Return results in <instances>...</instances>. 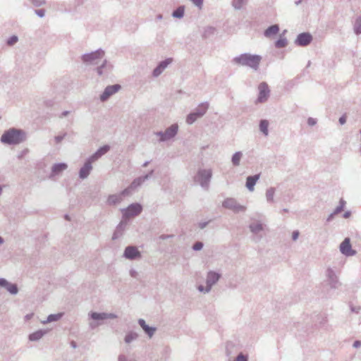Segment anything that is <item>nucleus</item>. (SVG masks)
Instances as JSON below:
<instances>
[{"mask_svg":"<svg viewBox=\"0 0 361 361\" xmlns=\"http://www.w3.org/2000/svg\"><path fill=\"white\" fill-rule=\"evenodd\" d=\"M94 162L93 160H91L89 157L85 162L84 165L80 168L79 171V178L80 179H85L90 175L91 171L92 170V163Z\"/></svg>","mask_w":361,"mask_h":361,"instance_id":"dca6fc26","label":"nucleus"},{"mask_svg":"<svg viewBox=\"0 0 361 361\" xmlns=\"http://www.w3.org/2000/svg\"><path fill=\"white\" fill-rule=\"evenodd\" d=\"M209 103L205 102L200 104L197 107L186 117V123L189 125L194 123L198 118H202L209 109Z\"/></svg>","mask_w":361,"mask_h":361,"instance_id":"20e7f679","label":"nucleus"},{"mask_svg":"<svg viewBox=\"0 0 361 361\" xmlns=\"http://www.w3.org/2000/svg\"><path fill=\"white\" fill-rule=\"evenodd\" d=\"M300 235V232L299 231L296 230V231H294L293 233H292V240L295 241L298 240V237Z\"/></svg>","mask_w":361,"mask_h":361,"instance_id":"13d9d810","label":"nucleus"},{"mask_svg":"<svg viewBox=\"0 0 361 361\" xmlns=\"http://www.w3.org/2000/svg\"><path fill=\"white\" fill-rule=\"evenodd\" d=\"M316 123H317V120L315 118H313L312 117L308 118L307 124L309 126H313L316 125Z\"/></svg>","mask_w":361,"mask_h":361,"instance_id":"bf43d9fd","label":"nucleus"},{"mask_svg":"<svg viewBox=\"0 0 361 361\" xmlns=\"http://www.w3.org/2000/svg\"><path fill=\"white\" fill-rule=\"evenodd\" d=\"M47 332V330L40 329L30 334L28 338L30 341H37L40 340Z\"/></svg>","mask_w":361,"mask_h":361,"instance_id":"393cba45","label":"nucleus"},{"mask_svg":"<svg viewBox=\"0 0 361 361\" xmlns=\"http://www.w3.org/2000/svg\"><path fill=\"white\" fill-rule=\"evenodd\" d=\"M257 90H269V85L266 82H262L258 85Z\"/></svg>","mask_w":361,"mask_h":361,"instance_id":"8fccbe9b","label":"nucleus"},{"mask_svg":"<svg viewBox=\"0 0 361 361\" xmlns=\"http://www.w3.org/2000/svg\"><path fill=\"white\" fill-rule=\"evenodd\" d=\"M288 44V41L286 37L280 36L279 39L275 42V47L278 49L286 47Z\"/></svg>","mask_w":361,"mask_h":361,"instance_id":"72a5a7b5","label":"nucleus"},{"mask_svg":"<svg viewBox=\"0 0 361 361\" xmlns=\"http://www.w3.org/2000/svg\"><path fill=\"white\" fill-rule=\"evenodd\" d=\"M222 206L228 209L232 210L235 213L243 212L246 210V207L240 204L235 198L228 197L224 200Z\"/></svg>","mask_w":361,"mask_h":361,"instance_id":"6e6552de","label":"nucleus"},{"mask_svg":"<svg viewBox=\"0 0 361 361\" xmlns=\"http://www.w3.org/2000/svg\"><path fill=\"white\" fill-rule=\"evenodd\" d=\"M139 325L143 329L145 333L149 336V338H152L157 331V328L154 326H149L147 325L143 319H139L137 321Z\"/></svg>","mask_w":361,"mask_h":361,"instance_id":"6ab92c4d","label":"nucleus"},{"mask_svg":"<svg viewBox=\"0 0 361 361\" xmlns=\"http://www.w3.org/2000/svg\"><path fill=\"white\" fill-rule=\"evenodd\" d=\"M68 168V165L65 163L55 164L51 167V177L59 175Z\"/></svg>","mask_w":361,"mask_h":361,"instance_id":"5701e85b","label":"nucleus"},{"mask_svg":"<svg viewBox=\"0 0 361 361\" xmlns=\"http://www.w3.org/2000/svg\"><path fill=\"white\" fill-rule=\"evenodd\" d=\"M144 182H145V180H144L142 176H140V177L134 179L130 185V188H133L135 190L137 187L140 186Z\"/></svg>","mask_w":361,"mask_h":361,"instance_id":"e433bc0d","label":"nucleus"},{"mask_svg":"<svg viewBox=\"0 0 361 361\" xmlns=\"http://www.w3.org/2000/svg\"><path fill=\"white\" fill-rule=\"evenodd\" d=\"M154 173V170H151L147 174L145 175L142 176L144 180H148L149 178H150L152 176V174Z\"/></svg>","mask_w":361,"mask_h":361,"instance_id":"052dcab7","label":"nucleus"},{"mask_svg":"<svg viewBox=\"0 0 361 361\" xmlns=\"http://www.w3.org/2000/svg\"><path fill=\"white\" fill-rule=\"evenodd\" d=\"M184 6H180L173 11L172 16L176 18H181L184 16Z\"/></svg>","mask_w":361,"mask_h":361,"instance_id":"2f4dec72","label":"nucleus"},{"mask_svg":"<svg viewBox=\"0 0 361 361\" xmlns=\"http://www.w3.org/2000/svg\"><path fill=\"white\" fill-rule=\"evenodd\" d=\"M173 62L172 58H167L164 61H160L157 67L153 70L152 71V75L154 78H157L165 70L166 68L171 64Z\"/></svg>","mask_w":361,"mask_h":361,"instance_id":"4468645a","label":"nucleus"},{"mask_svg":"<svg viewBox=\"0 0 361 361\" xmlns=\"http://www.w3.org/2000/svg\"><path fill=\"white\" fill-rule=\"evenodd\" d=\"M126 224H127V223L123 221H121L118 224V225L116 226V228L112 235V240H116L123 235V233L126 228Z\"/></svg>","mask_w":361,"mask_h":361,"instance_id":"b1692460","label":"nucleus"},{"mask_svg":"<svg viewBox=\"0 0 361 361\" xmlns=\"http://www.w3.org/2000/svg\"><path fill=\"white\" fill-rule=\"evenodd\" d=\"M197 289L200 292H202V293H208L209 292H207L206 290H207V286L204 287L202 285H200L198 287H197Z\"/></svg>","mask_w":361,"mask_h":361,"instance_id":"0e129e2a","label":"nucleus"},{"mask_svg":"<svg viewBox=\"0 0 361 361\" xmlns=\"http://www.w3.org/2000/svg\"><path fill=\"white\" fill-rule=\"evenodd\" d=\"M221 274L214 271H209L207 274L206 284L207 291L210 292L213 286H214L221 279Z\"/></svg>","mask_w":361,"mask_h":361,"instance_id":"9d476101","label":"nucleus"},{"mask_svg":"<svg viewBox=\"0 0 361 361\" xmlns=\"http://www.w3.org/2000/svg\"><path fill=\"white\" fill-rule=\"evenodd\" d=\"M339 123L341 125H343L346 123V116L345 115H343L339 118Z\"/></svg>","mask_w":361,"mask_h":361,"instance_id":"338daca9","label":"nucleus"},{"mask_svg":"<svg viewBox=\"0 0 361 361\" xmlns=\"http://www.w3.org/2000/svg\"><path fill=\"white\" fill-rule=\"evenodd\" d=\"M178 128L177 123H173L164 131H157L154 133V135L159 137V142H166L173 138L177 135Z\"/></svg>","mask_w":361,"mask_h":361,"instance_id":"39448f33","label":"nucleus"},{"mask_svg":"<svg viewBox=\"0 0 361 361\" xmlns=\"http://www.w3.org/2000/svg\"><path fill=\"white\" fill-rule=\"evenodd\" d=\"M123 257L129 260H135L141 258V252L137 247L133 245L127 246L123 252Z\"/></svg>","mask_w":361,"mask_h":361,"instance_id":"f8f14e48","label":"nucleus"},{"mask_svg":"<svg viewBox=\"0 0 361 361\" xmlns=\"http://www.w3.org/2000/svg\"><path fill=\"white\" fill-rule=\"evenodd\" d=\"M250 232L254 235L252 240L257 243L259 242L262 236L259 233L264 230V225L259 221H257L251 223L249 225Z\"/></svg>","mask_w":361,"mask_h":361,"instance_id":"9b49d317","label":"nucleus"},{"mask_svg":"<svg viewBox=\"0 0 361 361\" xmlns=\"http://www.w3.org/2000/svg\"><path fill=\"white\" fill-rule=\"evenodd\" d=\"M35 13L37 16H38L40 18H43L45 15L44 9H37L35 11Z\"/></svg>","mask_w":361,"mask_h":361,"instance_id":"5fc2aeb1","label":"nucleus"},{"mask_svg":"<svg viewBox=\"0 0 361 361\" xmlns=\"http://www.w3.org/2000/svg\"><path fill=\"white\" fill-rule=\"evenodd\" d=\"M142 210V207L139 203H133L130 204L127 208L123 209V217L124 218H130L133 216H137L141 213Z\"/></svg>","mask_w":361,"mask_h":361,"instance_id":"1a4fd4ad","label":"nucleus"},{"mask_svg":"<svg viewBox=\"0 0 361 361\" xmlns=\"http://www.w3.org/2000/svg\"><path fill=\"white\" fill-rule=\"evenodd\" d=\"M243 154L241 152H236L235 153H234L231 158L233 165L235 166H239Z\"/></svg>","mask_w":361,"mask_h":361,"instance_id":"7c9ffc66","label":"nucleus"},{"mask_svg":"<svg viewBox=\"0 0 361 361\" xmlns=\"http://www.w3.org/2000/svg\"><path fill=\"white\" fill-rule=\"evenodd\" d=\"M134 189L133 188H130V185H129L127 188L124 189L120 195H121V197L123 198V196L129 195L131 193V191Z\"/></svg>","mask_w":361,"mask_h":361,"instance_id":"49530a36","label":"nucleus"},{"mask_svg":"<svg viewBox=\"0 0 361 361\" xmlns=\"http://www.w3.org/2000/svg\"><path fill=\"white\" fill-rule=\"evenodd\" d=\"M109 149L110 147L109 145H104L103 147H99L92 155L90 157V159L96 161L102 155L105 154Z\"/></svg>","mask_w":361,"mask_h":361,"instance_id":"aec40b11","label":"nucleus"},{"mask_svg":"<svg viewBox=\"0 0 361 361\" xmlns=\"http://www.w3.org/2000/svg\"><path fill=\"white\" fill-rule=\"evenodd\" d=\"M173 237H174V235H172V234H163V235H161L159 237V238L161 239V240H167V239H169V238H172Z\"/></svg>","mask_w":361,"mask_h":361,"instance_id":"6e6d98bb","label":"nucleus"},{"mask_svg":"<svg viewBox=\"0 0 361 361\" xmlns=\"http://www.w3.org/2000/svg\"><path fill=\"white\" fill-rule=\"evenodd\" d=\"M192 3L199 9H202L203 7L204 0H190Z\"/></svg>","mask_w":361,"mask_h":361,"instance_id":"de8ad7c7","label":"nucleus"},{"mask_svg":"<svg viewBox=\"0 0 361 361\" xmlns=\"http://www.w3.org/2000/svg\"><path fill=\"white\" fill-rule=\"evenodd\" d=\"M115 92H103V94L100 96V100L102 102L106 101Z\"/></svg>","mask_w":361,"mask_h":361,"instance_id":"a19ab883","label":"nucleus"},{"mask_svg":"<svg viewBox=\"0 0 361 361\" xmlns=\"http://www.w3.org/2000/svg\"><path fill=\"white\" fill-rule=\"evenodd\" d=\"M234 361H248V356L240 353Z\"/></svg>","mask_w":361,"mask_h":361,"instance_id":"c03bdc74","label":"nucleus"},{"mask_svg":"<svg viewBox=\"0 0 361 361\" xmlns=\"http://www.w3.org/2000/svg\"><path fill=\"white\" fill-rule=\"evenodd\" d=\"M215 32H216V28L215 27H211V26L207 27L204 29V33H203V37H209L211 35H214Z\"/></svg>","mask_w":361,"mask_h":361,"instance_id":"4c0bfd02","label":"nucleus"},{"mask_svg":"<svg viewBox=\"0 0 361 361\" xmlns=\"http://www.w3.org/2000/svg\"><path fill=\"white\" fill-rule=\"evenodd\" d=\"M63 313H58V314H49L48 317H47V320L45 321H43L42 323L44 324H47V323H50V322H56V321H59L62 317H63Z\"/></svg>","mask_w":361,"mask_h":361,"instance_id":"c756f323","label":"nucleus"},{"mask_svg":"<svg viewBox=\"0 0 361 361\" xmlns=\"http://www.w3.org/2000/svg\"><path fill=\"white\" fill-rule=\"evenodd\" d=\"M325 276L327 283L331 289H337L341 286L338 276L334 269L328 267L325 271Z\"/></svg>","mask_w":361,"mask_h":361,"instance_id":"0eeeda50","label":"nucleus"},{"mask_svg":"<svg viewBox=\"0 0 361 361\" xmlns=\"http://www.w3.org/2000/svg\"><path fill=\"white\" fill-rule=\"evenodd\" d=\"M104 56V51L99 49L95 51L83 54L81 59L82 62L87 65H97L98 64V60L102 59Z\"/></svg>","mask_w":361,"mask_h":361,"instance_id":"423d86ee","label":"nucleus"},{"mask_svg":"<svg viewBox=\"0 0 361 361\" xmlns=\"http://www.w3.org/2000/svg\"><path fill=\"white\" fill-rule=\"evenodd\" d=\"M262 57L257 54H242L233 59L235 64L248 66L257 71L259 68Z\"/></svg>","mask_w":361,"mask_h":361,"instance_id":"f03ea898","label":"nucleus"},{"mask_svg":"<svg viewBox=\"0 0 361 361\" xmlns=\"http://www.w3.org/2000/svg\"><path fill=\"white\" fill-rule=\"evenodd\" d=\"M279 32V26L277 24L268 27L264 32V35L267 38H271L276 35Z\"/></svg>","mask_w":361,"mask_h":361,"instance_id":"412c9836","label":"nucleus"},{"mask_svg":"<svg viewBox=\"0 0 361 361\" xmlns=\"http://www.w3.org/2000/svg\"><path fill=\"white\" fill-rule=\"evenodd\" d=\"M269 96V92H259V95L257 99L255 100V103L256 104L264 103L268 100Z\"/></svg>","mask_w":361,"mask_h":361,"instance_id":"c85d7f7f","label":"nucleus"},{"mask_svg":"<svg viewBox=\"0 0 361 361\" xmlns=\"http://www.w3.org/2000/svg\"><path fill=\"white\" fill-rule=\"evenodd\" d=\"M269 122L267 119H262L259 121V131L266 137L268 136V135H269Z\"/></svg>","mask_w":361,"mask_h":361,"instance_id":"a878e982","label":"nucleus"},{"mask_svg":"<svg viewBox=\"0 0 361 361\" xmlns=\"http://www.w3.org/2000/svg\"><path fill=\"white\" fill-rule=\"evenodd\" d=\"M350 307L351 312L355 313H359L360 310H361L360 306H353V305H350Z\"/></svg>","mask_w":361,"mask_h":361,"instance_id":"4d7b16f0","label":"nucleus"},{"mask_svg":"<svg viewBox=\"0 0 361 361\" xmlns=\"http://www.w3.org/2000/svg\"><path fill=\"white\" fill-rule=\"evenodd\" d=\"M353 346L355 348H358L360 347H361V341H355L353 344Z\"/></svg>","mask_w":361,"mask_h":361,"instance_id":"774afa93","label":"nucleus"},{"mask_svg":"<svg viewBox=\"0 0 361 361\" xmlns=\"http://www.w3.org/2000/svg\"><path fill=\"white\" fill-rule=\"evenodd\" d=\"M209 224V221L200 222L198 226L200 229H204Z\"/></svg>","mask_w":361,"mask_h":361,"instance_id":"69168bd1","label":"nucleus"},{"mask_svg":"<svg viewBox=\"0 0 361 361\" xmlns=\"http://www.w3.org/2000/svg\"><path fill=\"white\" fill-rule=\"evenodd\" d=\"M275 194V188H269L266 191V199L268 202H274V197Z\"/></svg>","mask_w":361,"mask_h":361,"instance_id":"f704fd0d","label":"nucleus"},{"mask_svg":"<svg viewBox=\"0 0 361 361\" xmlns=\"http://www.w3.org/2000/svg\"><path fill=\"white\" fill-rule=\"evenodd\" d=\"M203 246H204L203 243H202V242H200V241H197V242H196V243L192 245V249H193L195 251H200V250H201L203 248Z\"/></svg>","mask_w":361,"mask_h":361,"instance_id":"79ce46f5","label":"nucleus"},{"mask_svg":"<svg viewBox=\"0 0 361 361\" xmlns=\"http://www.w3.org/2000/svg\"><path fill=\"white\" fill-rule=\"evenodd\" d=\"M123 198L120 194L111 195L108 197L107 204L109 205H116L122 201Z\"/></svg>","mask_w":361,"mask_h":361,"instance_id":"bb28decb","label":"nucleus"},{"mask_svg":"<svg viewBox=\"0 0 361 361\" xmlns=\"http://www.w3.org/2000/svg\"><path fill=\"white\" fill-rule=\"evenodd\" d=\"M89 317L92 320L102 321L108 319H116L118 316L114 313H106V312H91L88 314Z\"/></svg>","mask_w":361,"mask_h":361,"instance_id":"f3484780","label":"nucleus"},{"mask_svg":"<svg viewBox=\"0 0 361 361\" xmlns=\"http://www.w3.org/2000/svg\"><path fill=\"white\" fill-rule=\"evenodd\" d=\"M107 66L109 68V69L111 68V65L108 66L106 60H104L103 61V63H102V65L97 68V74L99 75H102V73H103L102 72V69L104 68H106Z\"/></svg>","mask_w":361,"mask_h":361,"instance_id":"58836bf2","label":"nucleus"},{"mask_svg":"<svg viewBox=\"0 0 361 361\" xmlns=\"http://www.w3.org/2000/svg\"><path fill=\"white\" fill-rule=\"evenodd\" d=\"M0 287L6 288L12 295H16L18 292V288L16 283H11L3 278H0Z\"/></svg>","mask_w":361,"mask_h":361,"instance_id":"a211bd4d","label":"nucleus"},{"mask_svg":"<svg viewBox=\"0 0 361 361\" xmlns=\"http://www.w3.org/2000/svg\"><path fill=\"white\" fill-rule=\"evenodd\" d=\"M67 135L66 133H64L63 135L55 136L54 140L56 143H60L63 138Z\"/></svg>","mask_w":361,"mask_h":361,"instance_id":"864d4df0","label":"nucleus"},{"mask_svg":"<svg viewBox=\"0 0 361 361\" xmlns=\"http://www.w3.org/2000/svg\"><path fill=\"white\" fill-rule=\"evenodd\" d=\"M353 30L357 35L361 34V15L356 18L353 25Z\"/></svg>","mask_w":361,"mask_h":361,"instance_id":"473e14b6","label":"nucleus"},{"mask_svg":"<svg viewBox=\"0 0 361 361\" xmlns=\"http://www.w3.org/2000/svg\"><path fill=\"white\" fill-rule=\"evenodd\" d=\"M259 174H256L254 176H249L246 179V187L250 191L252 192L255 189V185L257 181L259 178Z\"/></svg>","mask_w":361,"mask_h":361,"instance_id":"4be33fe9","label":"nucleus"},{"mask_svg":"<svg viewBox=\"0 0 361 361\" xmlns=\"http://www.w3.org/2000/svg\"><path fill=\"white\" fill-rule=\"evenodd\" d=\"M25 140V132L23 130L15 128H11L4 131L1 137V142L9 145H18Z\"/></svg>","mask_w":361,"mask_h":361,"instance_id":"f257e3e1","label":"nucleus"},{"mask_svg":"<svg viewBox=\"0 0 361 361\" xmlns=\"http://www.w3.org/2000/svg\"><path fill=\"white\" fill-rule=\"evenodd\" d=\"M139 337V335L137 333L130 331L128 332L124 338V341L127 344H130L133 341L137 340Z\"/></svg>","mask_w":361,"mask_h":361,"instance_id":"cd10ccee","label":"nucleus"},{"mask_svg":"<svg viewBox=\"0 0 361 361\" xmlns=\"http://www.w3.org/2000/svg\"><path fill=\"white\" fill-rule=\"evenodd\" d=\"M340 252L346 257H351L356 255V251L352 249L350 239L345 238L339 246Z\"/></svg>","mask_w":361,"mask_h":361,"instance_id":"ddd939ff","label":"nucleus"},{"mask_svg":"<svg viewBox=\"0 0 361 361\" xmlns=\"http://www.w3.org/2000/svg\"><path fill=\"white\" fill-rule=\"evenodd\" d=\"M121 86L119 84H115L113 85H108L104 90H120Z\"/></svg>","mask_w":361,"mask_h":361,"instance_id":"37998d69","label":"nucleus"},{"mask_svg":"<svg viewBox=\"0 0 361 361\" xmlns=\"http://www.w3.org/2000/svg\"><path fill=\"white\" fill-rule=\"evenodd\" d=\"M212 177V171L211 169H199L194 177V181L198 183L203 189L207 190L209 188Z\"/></svg>","mask_w":361,"mask_h":361,"instance_id":"7ed1b4c3","label":"nucleus"},{"mask_svg":"<svg viewBox=\"0 0 361 361\" xmlns=\"http://www.w3.org/2000/svg\"><path fill=\"white\" fill-rule=\"evenodd\" d=\"M247 0H233L231 5L235 10H240Z\"/></svg>","mask_w":361,"mask_h":361,"instance_id":"c9c22d12","label":"nucleus"},{"mask_svg":"<svg viewBox=\"0 0 361 361\" xmlns=\"http://www.w3.org/2000/svg\"><path fill=\"white\" fill-rule=\"evenodd\" d=\"M130 275L133 278H137V276H138V273L136 270L132 269L130 270Z\"/></svg>","mask_w":361,"mask_h":361,"instance_id":"e2e57ef3","label":"nucleus"},{"mask_svg":"<svg viewBox=\"0 0 361 361\" xmlns=\"http://www.w3.org/2000/svg\"><path fill=\"white\" fill-rule=\"evenodd\" d=\"M343 210V206L342 205H338V206L336 207V208L334 209V211L333 212L335 214H338L340 212H341Z\"/></svg>","mask_w":361,"mask_h":361,"instance_id":"680f3d73","label":"nucleus"},{"mask_svg":"<svg viewBox=\"0 0 361 361\" xmlns=\"http://www.w3.org/2000/svg\"><path fill=\"white\" fill-rule=\"evenodd\" d=\"M30 1L36 7H39L46 4L45 0H30Z\"/></svg>","mask_w":361,"mask_h":361,"instance_id":"a18cd8bd","label":"nucleus"},{"mask_svg":"<svg viewBox=\"0 0 361 361\" xmlns=\"http://www.w3.org/2000/svg\"><path fill=\"white\" fill-rule=\"evenodd\" d=\"M18 37L16 35H12L7 39L6 44L8 46H13L15 44H16L18 42Z\"/></svg>","mask_w":361,"mask_h":361,"instance_id":"ea45409f","label":"nucleus"},{"mask_svg":"<svg viewBox=\"0 0 361 361\" xmlns=\"http://www.w3.org/2000/svg\"><path fill=\"white\" fill-rule=\"evenodd\" d=\"M99 321H95L94 320V322H91L89 323V327L90 329H94L95 328H97L98 326H99L101 324V323L99 322Z\"/></svg>","mask_w":361,"mask_h":361,"instance_id":"603ef678","label":"nucleus"},{"mask_svg":"<svg viewBox=\"0 0 361 361\" xmlns=\"http://www.w3.org/2000/svg\"><path fill=\"white\" fill-rule=\"evenodd\" d=\"M233 347H234V345L232 343H231V342L227 343L226 346V353L227 356H231V349L233 348Z\"/></svg>","mask_w":361,"mask_h":361,"instance_id":"3c124183","label":"nucleus"},{"mask_svg":"<svg viewBox=\"0 0 361 361\" xmlns=\"http://www.w3.org/2000/svg\"><path fill=\"white\" fill-rule=\"evenodd\" d=\"M312 41V36L309 32H302L297 36L295 44L300 47H306Z\"/></svg>","mask_w":361,"mask_h":361,"instance_id":"2eb2a0df","label":"nucleus"},{"mask_svg":"<svg viewBox=\"0 0 361 361\" xmlns=\"http://www.w3.org/2000/svg\"><path fill=\"white\" fill-rule=\"evenodd\" d=\"M118 361H137L134 358L128 359L126 355L121 354L118 357Z\"/></svg>","mask_w":361,"mask_h":361,"instance_id":"09e8293b","label":"nucleus"}]
</instances>
